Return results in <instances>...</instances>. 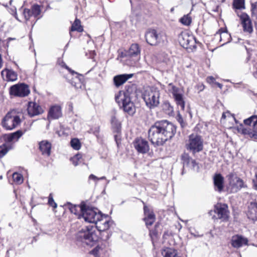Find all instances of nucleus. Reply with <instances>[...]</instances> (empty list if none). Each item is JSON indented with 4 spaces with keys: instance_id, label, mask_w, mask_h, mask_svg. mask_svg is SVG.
Here are the masks:
<instances>
[{
    "instance_id": "obj_1",
    "label": "nucleus",
    "mask_w": 257,
    "mask_h": 257,
    "mask_svg": "<svg viewBox=\"0 0 257 257\" xmlns=\"http://www.w3.org/2000/svg\"><path fill=\"white\" fill-rule=\"evenodd\" d=\"M176 126L167 120L156 121L148 131V138L155 147L163 146L175 135Z\"/></svg>"
},
{
    "instance_id": "obj_2",
    "label": "nucleus",
    "mask_w": 257,
    "mask_h": 257,
    "mask_svg": "<svg viewBox=\"0 0 257 257\" xmlns=\"http://www.w3.org/2000/svg\"><path fill=\"white\" fill-rule=\"evenodd\" d=\"M110 221L106 218H103L95 222V225H89L82 228L76 234V238L78 242H82L88 245L92 246L98 239L97 230L103 231L109 228Z\"/></svg>"
},
{
    "instance_id": "obj_3",
    "label": "nucleus",
    "mask_w": 257,
    "mask_h": 257,
    "mask_svg": "<svg viewBox=\"0 0 257 257\" xmlns=\"http://www.w3.org/2000/svg\"><path fill=\"white\" fill-rule=\"evenodd\" d=\"M136 94V87L134 86H126L125 90L119 91L115 94V100L124 112L133 115L136 112V107L132 99Z\"/></svg>"
},
{
    "instance_id": "obj_4",
    "label": "nucleus",
    "mask_w": 257,
    "mask_h": 257,
    "mask_svg": "<svg viewBox=\"0 0 257 257\" xmlns=\"http://www.w3.org/2000/svg\"><path fill=\"white\" fill-rule=\"evenodd\" d=\"M247 125L244 127L240 125L237 127L238 133L254 140H257V115H252L243 121Z\"/></svg>"
},
{
    "instance_id": "obj_5",
    "label": "nucleus",
    "mask_w": 257,
    "mask_h": 257,
    "mask_svg": "<svg viewBox=\"0 0 257 257\" xmlns=\"http://www.w3.org/2000/svg\"><path fill=\"white\" fill-rule=\"evenodd\" d=\"M160 93L156 87H151L146 90L143 94V99L146 105L150 109L157 107L160 103Z\"/></svg>"
},
{
    "instance_id": "obj_6",
    "label": "nucleus",
    "mask_w": 257,
    "mask_h": 257,
    "mask_svg": "<svg viewBox=\"0 0 257 257\" xmlns=\"http://www.w3.org/2000/svg\"><path fill=\"white\" fill-rule=\"evenodd\" d=\"M185 146L186 149L194 155L203 150V140L200 136L192 134L189 136Z\"/></svg>"
},
{
    "instance_id": "obj_7",
    "label": "nucleus",
    "mask_w": 257,
    "mask_h": 257,
    "mask_svg": "<svg viewBox=\"0 0 257 257\" xmlns=\"http://www.w3.org/2000/svg\"><path fill=\"white\" fill-rule=\"evenodd\" d=\"M21 122L20 117L15 111L7 113L2 121V126L8 130H12L17 127Z\"/></svg>"
},
{
    "instance_id": "obj_8",
    "label": "nucleus",
    "mask_w": 257,
    "mask_h": 257,
    "mask_svg": "<svg viewBox=\"0 0 257 257\" xmlns=\"http://www.w3.org/2000/svg\"><path fill=\"white\" fill-rule=\"evenodd\" d=\"M79 217L83 218L86 222L95 223L101 219V214L91 208H86L85 205L81 207V215Z\"/></svg>"
},
{
    "instance_id": "obj_9",
    "label": "nucleus",
    "mask_w": 257,
    "mask_h": 257,
    "mask_svg": "<svg viewBox=\"0 0 257 257\" xmlns=\"http://www.w3.org/2000/svg\"><path fill=\"white\" fill-rule=\"evenodd\" d=\"M227 178L229 181L227 190L230 193H236L242 188L246 187V185L244 184L243 181L233 173L228 174Z\"/></svg>"
},
{
    "instance_id": "obj_10",
    "label": "nucleus",
    "mask_w": 257,
    "mask_h": 257,
    "mask_svg": "<svg viewBox=\"0 0 257 257\" xmlns=\"http://www.w3.org/2000/svg\"><path fill=\"white\" fill-rule=\"evenodd\" d=\"M180 45L184 48L193 50L196 46V40L193 35L187 33H183L179 36Z\"/></svg>"
},
{
    "instance_id": "obj_11",
    "label": "nucleus",
    "mask_w": 257,
    "mask_h": 257,
    "mask_svg": "<svg viewBox=\"0 0 257 257\" xmlns=\"http://www.w3.org/2000/svg\"><path fill=\"white\" fill-rule=\"evenodd\" d=\"M10 94L14 96L25 97L29 95L30 90L29 86L24 83H18L10 88Z\"/></svg>"
},
{
    "instance_id": "obj_12",
    "label": "nucleus",
    "mask_w": 257,
    "mask_h": 257,
    "mask_svg": "<svg viewBox=\"0 0 257 257\" xmlns=\"http://www.w3.org/2000/svg\"><path fill=\"white\" fill-rule=\"evenodd\" d=\"M146 42L152 46H156L164 41L162 35L155 29H150L145 34Z\"/></svg>"
},
{
    "instance_id": "obj_13",
    "label": "nucleus",
    "mask_w": 257,
    "mask_h": 257,
    "mask_svg": "<svg viewBox=\"0 0 257 257\" xmlns=\"http://www.w3.org/2000/svg\"><path fill=\"white\" fill-rule=\"evenodd\" d=\"M214 212L217 215L216 218L222 221H227L229 218L228 206L225 204H218L215 206Z\"/></svg>"
},
{
    "instance_id": "obj_14",
    "label": "nucleus",
    "mask_w": 257,
    "mask_h": 257,
    "mask_svg": "<svg viewBox=\"0 0 257 257\" xmlns=\"http://www.w3.org/2000/svg\"><path fill=\"white\" fill-rule=\"evenodd\" d=\"M134 146L137 151L145 154L149 151V146L147 141L142 138H137L134 143Z\"/></svg>"
},
{
    "instance_id": "obj_15",
    "label": "nucleus",
    "mask_w": 257,
    "mask_h": 257,
    "mask_svg": "<svg viewBox=\"0 0 257 257\" xmlns=\"http://www.w3.org/2000/svg\"><path fill=\"white\" fill-rule=\"evenodd\" d=\"M237 16L240 18L243 31L251 33L252 32V27L249 17L244 13L240 14L237 13Z\"/></svg>"
},
{
    "instance_id": "obj_16",
    "label": "nucleus",
    "mask_w": 257,
    "mask_h": 257,
    "mask_svg": "<svg viewBox=\"0 0 257 257\" xmlns=\"http://www.w3.org/2000/svg\"><path fill=\"white\" fill-rule=\"evenodd\" d=\"M28 113L31 116L39 115L43 112L41 107L37 103L30 102L28 106Z\"/></svg>"
},
{
    "instance_id": "obj_17",
    "label": "nucleus",
    "mask_w": 257,
    "mask_h": 257,
    "mask_svg": "<svg viewBox=\"0 0 257 257\" xmlns=\"http://www.w3.org/2000/svg\"><path fill=\"white\" fill-rule=\"evenodd\" d=\"M144 210L145 216L144 220L145 221L147 227L149 228L155 222V216L154 213L150 211L147 206H144Z\"/></svg>"
},
{
    "instance_id": "obj_18",
    "label": "nucleus",
    "mask_w": 257,
    "mask_h": 257,
    "mask_svg": "<svg viewBox=\"0 0 257 257\" xmlns=\"http://www.w3.org/2000/svg\"><path fill=\"white\" fill-rule=\"evenodd\" d=\"M231 241V245L233 247L239 248L241 247L243 245L247 244L248 240L246 238L241 235H236L232 237Z\"/></svg>"
},
{
    "instance_id": "obj_19",
    "label": "nucleus",
    "mask_w": 257,
    "mask_h": 257,
    "mask_svg": "<svg viewBox=\"0 0 257 257\" xmlns=\"http://www.w3.org/2000/svg\"><path fill=\"white\" fill-rule=\"evenodd\" d=\"M215 36H220V42H222V45L229 43L231 39L230 34L228 33L226 29L221 28L216 33Z\"/></svg>"
},
{
    "instance_id": "obj_20",
    "label": "nucleus",
    "mask_w": 257,
    "mask_h": 257,
    "mask_svg": "<svg viewBox=\"0 0 257 257\" xmlns=\"http://www.w3.org/2000/svg\"><path fill=\"white\" fill-rule=\"evenodd\" d=\"M39 150L43 155L49 156L51 154L52 145L47 140H43L39 143Z\"/></svg>"
},
{
    "instance_id": "obj_21",
    "label": "nucleus",
    "mask_w": 257,
    "mask_h": 257,
    "mask_svg": "<svg viewBox=\"0 0 257 257\" xmlns=\"http://www.w3.org/2000/svg\"><path fill=\"white\" fill-rule=\"evenodd\" d=\"M61 116L62 111L60 106L54 105L50 108L48 115V119H58Z\"/></svg>"
},
{
    "instance_id": "obj_22",
    "label": "nucleus",
    "mask_w": 257,
    "mask_h": 257,
    "mask_svg": "<svg viewBox=\"0 0 257 257\" xmlns=\"http://www.w3.org/2000/svg\"><path fill=\"white\" fill-rule=\"evenodd\" d=\"M133 76V74H123L116 75L113 78L114 83L116 87H118L124 83L128 79L132 78Z\"/></svg>"
},
{
    "instance_id": "obj_23",
    "label": "nucleus",
    "mask_w": 257,
    "mask_h": 257,
    "mask_svg": "<svg viewBox=\"0 0 257 257\" xmlns=\"http://www.w3.org/2000/svg\"><path fill=\"white\" fill-rule=\"evenodd\" d=\"M213 182L216 190L219 192L222 191L223 188L224 178L220 174H216L213 178Z\"/></svg>"
},
{
    "instance_id": "obj_24",
    "label": "nucleus",
    "mask_w": 257,
    "mask_h": 257,
    "mask_svg": "<svg viewBox=\"0 0 257 257\" xmlns=\"http://www.w3.org/2000/svg\"><path fill=\"white\" fill-rule=\"evenodd\" d=\"M248 218L253 220H257V202H251L249 206L247 213Z\"/></svg>"
},
{
    "instance_id": "obj_25",
    "label": "nucleus",
    "mask_w": 257,
    "mask_h": 257,
    "mask_svg": "<svg viewBox=\"0 0 257 257\" xmlns=\"http://www.w3.org/2000/svg\"><path fill=\"white\" fill-rule=\"evenodd\" d=\"M2 75L6 76L7 81H14L17 79V74L11 69H6L3 70Z\"/></svg>"
},
{
    "instance_id": "obj_26",
    "label": "nucleus",
    "mask_w": 257,
    "mask_h": 257,
    "mask_svg": "<svg viewBox=\"0 0 257 257\" xmlns=\"http://www.w3.org/2000/svg\"><path fill=\"white\" fill-rule=\"evenodd\" d=\"M22 135L23 132L19 130L15 133L8 135L6 138V140L8 143L17 141Z\"/></svg>"
},
{
    "instance_id": "obj_27",
    "label": "nucleus",
    "mask_w": 257,
    "mask_h": 257,
    "mask_svg": "<svg viewBox=\"0 0 257 257\" xmlns=\"http://www.w3.org/2000/svg\"><path fill=\"white\" fill-rule=\"evenodd\" d=\"M140 53L141 49L139 44L135 43L131 46L127 52V55L131 57L138 56Z\"/></svg>"
},
{
    "instance_id": "obj_28",
    "label": "nucleus",
    "mask_w": 257,
    "mask_h": 257,
    "mask_svg": "<svg viewBox=\"0 0 257 257\" xmlns=\"http://www.w3.org/2000/svg\"><path fill=\"white\" fill-rule=\"evenodd\" d=\"M83 31V28L81 25L80 21L76 19L73 23L72 24L71 28L70 29V35L71 36V32L73 31H77L78 32H81Z\"/></svg>"
},
{
    "instance_id": "obj_29",
    "label": "nucleus",
    "mask_w": 257,
    "mask_h": 257,
    "mask_svg": "<svg viewBox=\"0 0 257 257\" xmlns=\"http://www.w3.org/2000/svg\"><path fill=\"white\" fill-rule=\"evenodd\" d=\"M233 7L237 14V11L245 9V0H233Z\"/></svg>"
},
{
    "instance_id": "obj_30",
    "label": "nucleus",
    "mask_w": 257,
    "mask_h": 257,
    "mask_svg": "<svg viewBox=\"0 0 257 257\" xmlns=\"http://www.w3.org/2000/svg\"><path fill=\"white\" fill-rule=\"evenodd\" d=\"M162 109L166 114L169 115H171L173 113V107L167 101H164L162 104Z\"/></svg>"
},
{
    "instance_id": "obj_31",
    "label": "nucleus",
    "mask_w": 257,
    "mask_h": 257,
    "mask_svg": "<svg viewBox=\"0 0 257 257\" xmlns=\"http://www.w3.org/2000/svg\"><path fill=\"white\" fill-rule=\"evenodd\" d=\"M169 86L171 88V93L173 95L174 98L183 95V91L181 90L179 88L175 86L172 83H170Z\"/></svg>"
},
{
    "instance_id": "obj_32",
    "label": "nucleus",
    "mask_w": 257,
    "mask_h": 257,
    "mask_svg": "<svg viewBox=\"0 0 257 257\" xmlns=\"http://www.w3.org/2000/svg\"><path fill=\"white\" fill-rule=\"evenodd\" d=\"M175 101L178 107H180L182 110L185 108V101L184 98V95L174 98Z\"/></svg>"
},
{
    "instance_id": "obj_33",
    "label": "nucleus",
    "mask_w": 257,
    "mask_h": 257,
    "mask_svg": "<svg viewBox=\"0 0 257 257\" xmlns=\"http://www.w3.org/2000/svg\"><path fill=\"white\" fill-rule=\"evenodd\" d=\"M12 149L11 146L4 144L0 146V158L3 157Z\"/></svg>"
},
{
    "instance_id": "obj_34",
    "label": "nucleus",
    "mask_w": 257,
    "mask_h": 257,
    "mask_svg": "<svg viewBox=\"0 0 257 257\" xmlns=\"http://www.w3.org/2000/svg\"><path fill=\"white\" fill-rule=\"evenodd\" d=\"M33 16L36 18L39 16L41 12V9L40 6L35 4L32 6L31 9Z\"/></svg>"
},
{
    "instance_id": "obj_35",
    "label": "nucleus",
    "mask_w": 257,
    "mask_h": 257,
    "mask_svg": "<svg viewBox=\"0 0 257 257\" xmlns=\"http://www.w3.org/2000/svg\"><path fill=\"white\" fill-rule=\"evenodd\" d=\"M12 177L14 182L17 184H21L23 182V177L21 174L15 172L13 173Z\"/></svg>"
},
{
    "instance_id": "obj_36",
    "label": "nucleus",
    "mask_w": 257,
    "mask_h": 257,
    "mask_svg": "<svg viewBox=\"0 0 257 257\" xmlns=\"http://www.w3.org/2000/svg\"><path fill=\"white\" fill-rule=\"evenodd\" d=\"M181 160L184 166H188L190 165V162L191 161V159L189 155L187 153H184L181 156Z\"/></svg>"
},
{
    "instance_id": "obj_37",
    "label": "nucleus",
    "mask_w": 257,
    "mask_h": 257,
    "mask_svg": "<svg viewBox=\"0 0 257 257\" xmlns=\"http://www.w3.org/2000/svg\"><path fill=\"white\" fill-rule=\"evenodd\" d=\"M71 84L77 89H81L83 86L80 79L77 77L73 79Z\"/></svg>"
},
{
    "instance_id": "obj_38",
    "label": "nucleus",
    "mask_w": 257,
    "mask_h": 257,
    "mask_svg": "<svg viewBox=\"0 0 257 257\" xmlns=\"http://www.w3.org/2000/svg\"><path fill=\"white\" fill-rule=\"evenodd\" d=\"M192 19L189 15H184L180 19V22L184 25L189 26L191 24Z\"/></svg>"
},
{
    "instance_id": "obj_39",
    "label": "nucleus",
    "mask_w": 257,
    "mask_h": 257,
    "mask_svg": "<svg viewBox=\"0 0 257 257\" xmlns=\"http://www.w3.org/2000/svg\"><path fill=\"white\" fill-rule=\"evenodd\" d=\"M71 147L76 150H79L80 149V143L77 139H72L70 142Z\"/></svg>"
},
{
    "instance_id": "obj_40",
    "label": "nucleus",
    "mask_w": 257,
    "mask_h": 257,
    "mask_svg": "<svg viewBox=\"0 0 257 257\" xmlns=\"http://www.w3.org/2000/svg\"><path fill=\"white\" fill-rule=\"evenodd\" d=\"M111 123L112 126L116 130H120V124L116 119L115 115H113L111 118Z\"/></svg>"
},
{
    "instance_id": "obj_41",
    "label": "nucleus",
    "mask_w": 257,
    "mask_h": 257,
    "mask_svg": "<svg viewBox=\"0 0 257 257\" xmlns=\"http://www.w3.org/2000/svg\"><path fill=\"white\" fill-rule=\"evenodd\" d=\"M165 257H181L177 254V251L173 249H169L165 255Z\"/></svg>"
},
{
    "instance_id": "obj_42",
    "label": "nucleus",
    "mask_w": 257,
    "mask_h": 257,
    "mask_svg": "<svg viewBox=\"0 0 257 257\" xmlns=\"http://www.w3.org/2000/svg\"><path fill=\"white\" fill-rule=\"evenodd\" d=\"M188 166L191 168L194 171L198 172L199 170V167L198 163H196L195 160L192 159L191 161L190 162V165Z\"/></svg>"
},
{
    "instance_id": "obj_43",
    "label": "nucleus",
    "mask_w": 257,
    "mask_h": 257,
    "mask_svg": "<svg viewBox=\"0 0 257 257\" xmlns=\"http://www.w3.org/2000/svg\"><path fill=\"white\" fill-rule=\"evenodd\" d=\"M23 15L27 21L29 20L30 17L33 16L31 10L28 9H25L24 10Z\"/></svg>"
},
{
    "instance_id": "obj_44",
    "label": "nucleus",
    "mask_w": 257,
    "mask_h": 257,
    "mask_svg": "<svg viewBox=\"0 0 257 257\" xmlns=\"http://www.w3.org/2000/svg\"><path fill=\"white\" fill-rule=\"evenodd\" d=\"M252 16L257 19V3L251 5Z\"/></svg>"
},
{
    "instance_id": "obj_45",
    "label": "nucleus",
    "mask_w": 257,
    "mask_h": 257,
    "mask_svg": "<svg viewBox=\"0 0 257 257\" xmlns=\"http://www.w3.org/2000/svg\"><path fill=\"white\" fill-rule=\"evenodd\" d=\"M48 203L50 206L53 207L55 208L57 206V204L54 202L51 194H50L49 196Z\"/></svg>"
},
{
    "instance_id": "obj_46",
    "label": "nucleus",
    "mask_w": 257,
    "mask_h": 257,
    "mask_svg": "<svg viewBox=\"0 0 257 257\" xmlns=\"http://www.w3.org/2000/svg\"><path fill=\"white\" fill-rule=\"evenodd\" d=\"M116 131L117 132V134L114 135V139L117 145L118 146L119 144L120 143V134L119 133V130H116Z\"/></svg>"
},
{
    "instance_id": "obj_47",
    "label": "nucleus",
    "mask_w": 257,
    "mask_h": 257,
    "mask_svg": "<svg viewBox=\"0 0 257 257\" xmlns=\"http://www.w3.org/2000/svg\"><path fill=\"white\" fill-rule=\"evenodd\" d=\"M82 206H76V205H74V206H71L70 208H69V209L70 210V211L75 214H77V209L79 208L80 209V210L81 211V207H82Z\"/></svg>"
},
{
    "instance_id": "obj_48",
    "label": "nucleus",
    "mask_w": 257,
    "mask_h": 257,
    "mask_svg": "<svg viewBox=\"0 0 257 257\" xmlns=\"http://www.w3.org/2000/svg\"><path fill=\"white\" fill-rule=\"evenodd\" d=\"M81 158V156L79 154H77L76 155H75L73 158H72V160H73V164L74 165V166H77L79 163L78 162V161L79 160V159Z\"/></svg>"
},
{
    "instance_id": "obj_49",
    "label": "nucleus",
    "mask_w": 257,
    "mask_h": 257,
    "mask_svg": "<svg viewBox=\"0 0 257 257\" xmlns=\"http://www.w3.org/2000/svg\"><path fill=\"white\" fill-rule=\"evenodd\" d=\"M253 187L255 190H257V173L255 174L254 178L252 180Z\"/></svg>"
},
{
    "instance_id": "obj_50",
    "label": "nucleus",
    "mask_w": 257,
    "mask_h": 257,
    "mask_svg": "<svg viewBox=\"0 0 257 257\" xmlns=\"http://www.w3.org/2000/svg\"><path fill=\"white\" fill-rule=\"evenodd\" d=\"M207 81L209 83H213L215 81V78L212 76H209L207 78Z\"/></svg>"
},
{
    "instance_id": "obj_51",
    "label": "nucleus",
    "mask_w": 257,
    "mask_h": 257,
    "mask_svg": "<svg viewBox=\"0 0 257 257\" xmlns=\"http://www.w3.org/2000/svg\"><path fill=\"white\" fill-rule=\"evenodd\" d=\"M89 179H92V180H98V178L96 176H95L93 174H91L89 176Z\"/></svg>"
},
{
    "instance_id": "obj_52",
    "label": "nucleus",
    "mask_w": 257,
    "mask_h": 257,
    "mask_svg": "<svg viewBox=\"0 0 257 257\" xmlns=\"http://www.w3.org/2000/svg\"><path fill=\"white\" fill-rule=\"evenodd\" d=\"M215 84L217 85L218 87H219L220 88H222V85L218 82H215Z\"/></svg>"
},
{
    "instance_id": "obj_53",
    "label": "nucleus",
    "mask_w": 257,
    "mask_h": 257,
    "mask_svg": "<svg viewBox=\"0 0 257 257\" xmlns=\"http://www.w3.org/2000/svg\"><path fill=\"white\" fill-rule=\"evenodd\" d=\"M66 68L69 70L72 73V74L76 73L74 71H71V70L67 66H66Z\"/></svg>"
},
{
    "instance_id": "obj_54",
    "label": "nucleus",
    "mask_w": 257,
    "mask_h": 257,
    "mask_svg": "<svg viewBox=\"0 0 257 257\" xmlns=\"http://www.w3.org/2000/svg\"><path fill=\"white\" fill-rule=\"evenodd\" d=\"M204 88V86L203 85H202L200 86V90L202 91Z\"/></svg>"
},
{
    "instance_id": "obj_55",
    "label": "nucleus",
    "mask_w": 257,
    "mask_h": 257,
    "mask_svg": "<svg viewBox=\"0 0 257 257\" xmlns=\"http://www.w3.org/2000/svg\"><path fill=\"white\" fill-rule=\"evenodd\" d=\"M104 179H106V177L105 176H102L100 178H98V180H104Z\"/></svg>"
},
{
    "instance_id": "obj_56",
    "label": "nucleus",
    "mask_w": 257,
    "mask_h": 257,
    "mask_svg": "<svg viewBox=\"0 0 257 257\" xmlns=\"http://www.w3.org/2000/svg\"><path fill=\"white\" fill-rule=\"evenodd\" d=\"M225 117H226V115H225V113H223V114L222 115V118H225Z\"/></svg>"
},
{
    "instance_id": "obj_57",
    "label": "nucleus",
    "mask_w": 257,
    "mask_h": 257,
    "mask_svg": "<svg viewBox=\"0 0 257 257\" xmlns=\"http://www.w3.org/2000/svg\"><path fill=\"white\" fill-rule=\"evenodd\" d=\"M14 39H13V38H9V41H10V40H14Z\"/></svg>"
},
{
    "instance_id": "obj_58",
    "label": "nucleus",
    "mask_w": 257,
    "mask_h": 257,
    "mask_svg": "<svg viewBox=\"0 0 257 257\" xmlns=\"http://www.w3.org/2000/svg\"><path fill=\"white\" fill-rule=\"evenodd\" d=\"M255 27H256V28L257 29V22H255Z\"/></svg>"
},
{
    "instance_id": "obj_59",
    "label": "nucleus",
    "mask_w": 257,
    "mask_h": 257,
    "mask_svg": "<svg viewBox=\"0 0 257 257\" xmlns=\"http://www.w3.org/2000/svg\"><path fill=\"white\" fill-rule=\"evenodd\" d=\"M110 181L109 180H107V184H108L109 183Z\"/></svg>"
},
{
    "instance_id": "obj_60",
    "label": "nucleus",
    "mask_w": 257,
    "mask_h": 257,
    "mask_svg": "<svg viewBox=\"0 0 257 257\" xmlns=\"http://www.w3.org/2000/svg\"><path fill=\"white\" fill-rule=\"evenodd\" d=\"M173 10H174L173 8H172V9H171V12H173Z\"/></svg>"
},
{
    "instance_id": "obj_61",
    "label": "nucleus",
    "mask_w": 257,
    "mask_h": 257,
    "mask_svg": "<svg viewBox=\"0 0 257 257\" xmlns=\"http://www.w3.org/2000/svg\"><path fill=\"white\" fill-rule=\"evenodd\" d=\"M3 178V176H0V179H2Z\"/></svg>"
}]
</instances>
